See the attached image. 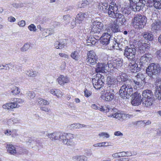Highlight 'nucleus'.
I'll return each instance as SVG.
<instances>
[{"label": "nucleus", "mask_w": 161, "mask_h": 161, "mask_svg": "<svg viewBox=\"0 0 161 161\" xmlns=\"http://www.w3.org/2000/svg\"><path fill=\"white\" fill-rule=\"evenodd\" d=\"M67 137L68 139V140L70 141V139H72L74 138L75 137H76L77 135H75V136L74 135H73L71 133H67Z\"/></svg>", "instance_id": "13d9d810"}, {"label": "nucleus", "mask_w": 161, "mask_h": 161, "mask_svg": "<svg viewBox=\"0 0 161 161\" xmlns=\"http://www.w3.org/2000/svg\"><path fill=\"white\" fill-rule=\"evenodd\" d=\"M155 97L158 99L161 100V87H156L155 89V92H154Z\"/></svg>", "instance_id": "c756f323"}, {"label": "nucleus", "mask_w": 161, "mask_h": 161, "mask_svg": "<svg viewBox=\"0 0 161 161\" xmlns=\"http://www.w3.org/2000/svg\"><path fill=\"white\" fill-rule=\"evenodd\" d=\"M108 4L107 3H104V5L103 7V10H102L101 11H103L104 13H106L108 12Z\"/></svg>", "instance_id": "bf43d9fd"}, {"label": "nucleus", "mask_w": 161, "mask_h": 161, "mask_svg": "<svg viewBox=\"0 0 161 161\" xmlns=\"http://www.w3.org/2000/svg\"><path fill=\"white\" fill-rule=\"evenodd\" d=\"M121 157L130 156L132 155V153L130 151L127 152H120Z\"/></svg>", "instance_id": "49530a36"}, {"label": "nucleus", "mask_w": 161, "mask_h": 161, "mask_svg": "<svg viewBox=\"0 0 161 161\" xmlns=\"http://www.w3.org/2000/svg\"><path fill=\"white\" fill-rule=\"evenodd\" d=\"M6 148L8 152L10 154H14L16 153V151L15 148L12 144H7Z\"/></svg>", "instance_id": "b1692460"}, {"label": "nucleus", "mask_w": 161, "mask_h": 161, "mask_svg": "<svg viewBox=\"0 0 161 161\" xmlns=\"http://www.w3.org/2000/svg\"><path fill=\"white\" fill-rule=\"evenodd\" d=\"M111 5L109 6L108 9L107 13L109 17L112 18H114L116 15V14L118 12V6L114 2L111 3Z\"/></svg>", "instance_id": "9d476101"}, {"label": "nucleus", "mask_w": 161, "mask_h": 161, "mask_svg": "<svg viewBox=\"0 0 161 161\" xmlns=\"http://www.w3.org/2000/svg\"><path fill=\"white\" fill-rule=\"evenodd\" d=\"M161 22L158 20H155L151 25V29L153 32H156L161 27Z\"/></svg>", "instance_id": "4468645a"}, {"label": "nucleus", "mask_w": 161, "mask_h": 161, "mask_svg": "<svg viewBox=\"0 0 161 161\" xmlns=\"http://www.w3.org/2000/svg\"><path fill=\"white\" fill-rule=\"evenodd\" d=\"M153 6L157 9H161V0H154Z\"/></svg>", "instance_id": "2f4dec72"}, {"label": "nucleus", "mask_w": 161, "mask_h": 161, "mask_svg": "<svg viewBox=\"0 0 161 161\" xmlns=\"http://www.w3.org/2000/svg\"><path fill=\"white\" fill-rule=\"evenodd\" d=\"M12 100L14 101V103L17 105V106H18L19 107L20 106V105L19 104H22L24 102V100L18 98H14V100Z\"/></svg>", "instance_id": "e433bc0d"}, {"label": "nucleus", "mask_w": 161, "mask_h": 161, "mask_svg": "<svg viewBox=\"0 0 161 161\" xmlns=\"http://www.w3.org/2000/svg\"><path fill=\"white\" fill-rule=\"evenodd\" d=\"M150 46L146 43H142L140 46L139 47V52L142 54L147 52L149 50Z\"/></svg>", "instance_id": "dca6fc26"}, {"label": "nucleus", "mask_w": 161, "mask_h": 161, "mask_svg": "<svg viewBox=\"0 0 161 161\" xmlns=\"http://www.w3.org/2000/svg\"><path fill=\"white\" fill-rule=\"evenodd\" d=\"M124 113L120 112H116L114 113V118L120 120L124 119Z\"/></svg>", "instance_id": "7c9ffc66"}, {"label": "nucleus", "mask_w": 161, "mask_h": 161, "mask_svg": "<svg viewBox=\"0 0 161 161\" xmlns=\"http://www.w3.org/2000/svg\"><path fill=\"white\" fill-rule=\"evenodd\" d=\"M28 29L31 31L36 32V26L34 24H31L28 26Z\"/></svg>", "instance_id": "8fccbe9b"}, {"label": "nucleus", "mask_w": 161, "mask_h": 161, "mask_svg": "<svg viewBox=\"0 0 161 161\" xmlns=\"http://www.w3.org/2000/svg\"><path fill=\"white\" fill-rule=\"evenodd\" d=\"M87 14L86 13H84L81 14V21H85L86 20V19L87 18Z\"/></svg>", "instance_id": "0e129e2a"}, {"label": "nucleus", "mask_w": 161, "mask_h": 161, "mask_svg": "<svg viewBox=\"0 0 161 161\" xmlns=\"http://www.w3.org/2000/svg\"><path fill=\"white\" fill-rule=\"evenodd\" d=\"M114 94V89L107 87L105 93L101 96V98L105 101H110L113 99Z\"/></svg>", "instance_id": "0eeeda50"}, {"label": "nucleus", "mask_w": 161, "mask_h": 161, "mask_svg": "<svg viewBox=\"0 0 161 161\" xmlns=\"http://www.w3.org/2000/svg\"><path fill=\"white\" fill-rule=\"evenodd\" d=\"M117 74L116 80L119 83L124 82L119 91L120 97L124 99L129 98L132 94L133 89L131 85H133L136 89L141 86L142 82L145 80L144 75L142 73H138L133 80L128 78L127 75L121 71Z\"/></svg>", "instance_id": "f257e3e1"}, {"label": "nucleus", "mask_w": 161, "mask_h": 161, "mask_svg": "<svg viewBox=\"0 0 161 161\" xmlns=\"http://www.w3.org/2000/svg\"><path fill=\"white\" fill-rule=\"evenodd\" d=\"M11 89V93L14 95L19 94L20 92V89L16 86H14Z\"/></svg>", "instance_id": "ea45409f"}, {"label": "nucleus", "mask_w": 161, "mask_h": 161, "mask_svg": "<svg viewBox=\"0 0 161 161\" xmlns=\"http://www.w3.org/2000/svg\"><path fill=\"white\" fill-rule=\"evenodd\" d=\"M71 18V17L70 15L68 14L66 15H64L63 16V20L65 21L66 22V24H68L70 19Z\"/></svg>", "instance_id": "a19ab883"}, {"label": "nucleus", "mask_w": 161, "mask_h": 161, "mask_svg": "<svg viewBox=\"0 0 161 161\" xmlns=\"http://www.w3.org/2000/svg\"><path fill=\"white\" fill-rule=\"evenodd\" d=\"M120 152L117 153L112 154V157L113 158H119L121 156H120Z\"/></svg>", "instance_id": "338daca9"}, {"label": "nucleus", "mask_w": 161, "mask_h": 161, "mask_svg": "<svg viewBox=\"0 0 161 161\" xmlns=\"http://www.w3.org/2000/svg\"><path fill=\"white\" fill-rule=\"evenodd\" d=\"M107 33H104L99 37L101 44L103 45H108L110 41V38L112 34L109 29H108Z\"/></svg>", "instance_id": "1a4fd4ad"}, {"label": "nucleus", "mask_w": 161, "mask_h": 161, "mask_svg": "<svg viewBox=\"0 0 161 161\" xmlns=\"http://www.w3.org/2000/svg\"><path fill=\"white\" fill-rule=\"evenodd\" d=\"M37 102L40 105H48L49 104V102L44 99L41 98H38L37 100Z\"/></svg>", "instance_id": "72a5a7b5"}, {"label": "nucleus", "mask_w": 161, "mask_h": 161, "mask_svg": "<svg viewBox=\"0 0 161 161\" xmlns=\"http://www.w3.org/2000/svg\"><path fill=\"white\" fill-rule=\"evenodd\" d=\"M107 84L108 86L107 87H109L110 88L114 89L115 87V83L116 81V79L110 76H108L107 78Z\"/></svg>", "instance_id": "ddd939ff"}, {"label": "nucleus", "mask_w": 161, "mask_h": 161, "mask_svg": "<svg viewBox=\"0 0 161 161\" xmlns=\"http://www.w3.org/2000/svg\"><path fill=\"white\" fill-rule=\"evenodd\" d=\"M30 47V45L28 43H26L20 48V50L22 52H25L29 49Z\"/></svg>", "instance_id": "c03bdc74"}, {"label": "nucleus", "mask_w": 161, "mask_h": 161, "mask_svg": "<svg viewBox=\"0 0 161 161\" xmlns=\"http://www.w3.org/2000/svg\"><path fill=\"white\" fill-rule=\"evenodd\" d=\"M154 99L148 98H142V102L143 107H148L151 106L153 104Z\"/></svg>", "instance_id": "2eb2a0df"}, {"label": "nucleus", "mask_w": 161, "mask_h": 161, "mask_svg": "<svg viewBox=\"0 0 161 161\" xmlns=\"http://www.w3.org/2000/svg\"><path fill=\"white\" fill-rule=\"evenodd\" d=\"M2 108L4 109L10 110L14 108H18L19 106L14 103V102L7 103L2 106Z\"/></svg>", "instance_id": "a211bd4d"}, {"label": "nucleus", "mask_w": 161, "mask_h": 161, "mask_svg": "<svg viewBox=\"0 0 161 161\" xmlns=\"http://www.w3.org/2000/svg\"><path fill=\"white\" fill-rule=\"evenodd\" d=\"M28 95L31 98H34L36 96L34 92H29L28 93Z\"/></svg>", "instance_id": "680f3d73"}, {"label": "nucleus", "mask_w": 161, "mask_h": 161, "mask_svg": "<svg viewBox=\"0 0 161 161\" xmlns=\"http://www.w3.org/2000/svg\"><path fill=\"white\" fill-rule=\"evenodd\" d=\"M83 93L84 96L86 97H90L92 94V92L88 90L86 88H85L83 90Z\"/></svg>", "instance_id": "37998d69"}, {"label": "nucleus", "mask_w": 161, "mask_h": 161, "mask_svg": "<svg viewBox=\"0 0 161 161\" xmlns=\"http://www.w3.org/2000/svg\"><path fill=\"white\" fill-rule=\"evenodd\" d=\"M115 64H116V67H119L123 65V62L122 60L119 58L115 60Z\"/></svg>", "instance_id": "09e8293b"}, {"label": "nucleus", "mask_w": 161, "mask_h": 161, "mask_svg": "<svg viewBox=\"0 0 161 161\" xmlns=\"http://www.w3.org/2000/svg\"><path fill=\"white\" fill-rule=\"evenodd\" d=\"M80 126V125L79 123L71 124L69 125V128L71 129H75L79 128Z\"/></svg>", "instance_id": "de8ad7c7"}, {"label": "nucleus", "mask_w": 161, "mask_h": 161, "mask_svg": "<svg viewBox=\"0 0 161 161\" xmlns=\"http://www.w3.org/2000/svg\"><path fill=\"white\" fill-rule=\"evenodd\" d=\"M105 64H104L98 63L96 66L95 70L97 72H104Z\"/></svg>", "instance_id": "5701e85b"}, {"label": "nucleus", "mask_w": 161, "mask_h": 161, "mask_svg": "<svg viewBox=\"0 0 161 161\" xmlns=\"http://www.w3.org/2000/svg\"><path fill=\"white\" fill-rule=\"evenodd\" d=\"M147 22V18L144 15L136 14L133 19V26L136 29H142L145 25Z\"/></svg>", "instance_id": "7ed1b4c3"}, {"label": "nucleus", "mask_w": 161, "mask_h": 161, "mask_svg": "<svg viewBox=\"0 0 161 161\" xmlns=\"http://www.w3.org/2000/svg\"><path fill=\"white\" fill-rule=\"evenodd\" d=\"M40 109L46 112H48L50 110V109L46 106H41Z\"/></svg>", "instance_id": "e2e57ef3"}, {"label": "nucleus", "mask_w": 161, "mask_h": 161, "mask_svg": "<svg viewBox=\"0 0 161 161\" xmlns=\"http://www.w3.org/2000/svg\"><path fill=\"white\" fill-rule=\"evenodd\" d=\"M138 123H140L141 124H144L146 125H147L151 124V121L149 120H141L138 121Z\"/></svg>", "instance_id": "4d7b16f0"}, {"label": "nucleus", "mask_w": 161, "mask_h": 161, "mask_svg": "<svg viewBox=\"0 0 161 161\" xmlns=\"http://www.w3.org/2000/svg\"><path fill=\"white\" fill-rule=\"evenodd\" d=\"M18 24L20 27H24L25 24V21L24 20H22L19 22Z\"/></svg>", "instance_id": "774afa93"}, {"label": "nucleus", "mask_w": 161, "mask_h": 161, "mask_svg": "<svg viewBox=\"0 0 161 161\" xmlns=\"http://www.w3.org/2000/svg\"><path fill=\"white\" fill-rule=\"evenodd\" d=\"M97 57H94V58H87V61L89 64L92 65L95 64L97 63Z\"/></svg>", "instance_id": "473e14b6"}, {"label": "nucleus", "mask_w": 161, "mask_h": 161, "mask_svg": "<svg viewBox=\"0 0 161 161\" xmlns=\"http://www.w3.org/2000/svg\"><path fill=\"white\" fill-rule=\"evenodd\" d=\"M96 75L92 78V81L94 87L96 89H99L104 86V77L100 74H97Z\"/></svg>", "instance_id": "423d86ee"}, {"label": "nucleus", "mask_w": 161, "mask_h": 161, "mask_svg": "<svg viewBox=\"0 0 161 161\" xmlns=\"http://www.w3.org/2000/svg\"><path fill=\"white\" fill-rule=\"evenodd\" d=\"M155 85L156 86L155 87V89L158 86L160 88L161 87V78L160 77H157L156 78L155 82Z\"/></svg>", "instance_id": "79ce46f5"}, {"label": "nucleus", "mask_w": 161, "mask_h": 161, "mask_svg": "<svg viewBox=\"0 0 161 161\" xmlns=\"http://www.w3.org/2000/svg\"><path fill=\"white\" fill-rule=\"evenodd\" d=\"M142 35L146 40L151 41L153 39V35L150 32H143L142 34Z\"/></svg>", "instance_id": "aec40b11"}, {"label": "nucleus", "mask_w": 161, "mask_h": 161, "mask_svg": "<svg viewBox=\"0 0 161 161\" xmlns=\"http://www.w3.org/2000/svg\"><path fill=\"white\" fill-rule=\"evenodd\" d=\"M142 3H137V4H134L130 5V7H132V10L134 11H139L141 8V4Z\"/></svg>", "instance_id": "cd10ccee"}, {"label": "nucleus", "mask_w": 161, "mask_h": 161, "mask_svg": "<svg viewBox=\"0 0 161 161\" xmlns=\"http://www.w3.org/2000/svg\"><path fill=\"white\" fill-rule=\"evenodd\" d=\"M55 46L57 49H61L64 47L65 44L64 43H62L60 41H57L55 43Z\"/></svg>", "instance_id": "c9c22d12"}, {"label": "nucleus", "mask_w": 161, "mask_h": 161, "mask_svg": "<svg viewBox=\"0 0 161 161\" xmlns=\"http://www.w3.org/2000/svg\"><path fill=\"white\" fill-rule=\"evenodd\" d=\"M94 57H97L94 51L91 50L87 53V58H94Z\"/></svg>", "instance_id": "4c0bfd02"}, {"label": "nucleus", "mask_w": 161, "mask_h": 161, "mask_svg": "<svg viewBox=\"0 0 161 161\" xmlns=\"http://www.w3.org/2000/svg\"><path fill=\"white\" fill-rule=\"evenodd\" d=\"M32 143V148H34L35 149L39 150L43 147L42 143L40 142L39 141H33L31 142Z\"/></svg>", "instance_id": "393cba45"}, {"label": "nucleus", "mask_w": 161, "mask_h": 161, "mask_svg": "<svg viewBox=\"0 0 161 161\" xmlns=\"http://www.w3.org/2000/svg\"><path fill=\"white\" fill-rule=\"evenodd\" d=\"M79 48L78 50L77 49L74 52H72L70 55L71 57L74 59L77 60L80 59V54L79 53L80 51Z\"/></svg>", "instance_id": "bb28decb"}, {"label": "nucleus", "mask_w": 161, "mask_h": 161, "mask_svg": "<svg viewBox=\"0 0 161 161\" xmlns=\"http://www.w3.org/2000/svg\"><path fill=\"white\" fill-rule=\"evenodd\" d=\"M155 54L158 59H161V50L157 51L155 53Z\"/></svg>", "instance_id": "69168bd1"}, {"label": "nucleus", "mask_w": 161, "mask_h": 161, "mask_svg": "<svg viewBox=\"0 0 161 161\" xmlns=\"http://www.w3.org/2000/svg\"><path fill=\"white\" fill-rule=\"evenodd\" d=\"M161 69V68L159 64L152 63L147 68L146 72L149 76L153 78L154 76L156 75L160 72Z\"/></svg>", "instance_id": "39448f33"}, {"label": "nucleus", "mask_w": 161, "mask_h": 161, "mask_svg": "<svg viewBox=\"0 0 161 161\" xmlns=\"http://www.w3.org/2000/svg\"><path fill=\"white\" fill-rule=\"evenodd\" d=\"M93 0H84L82 1L81 3V5L83 7L86 6L87 5L89 4L90 3L92 2Z\"/></svg>", "instance_id": "603ef678"}, {"label": "nucleus", "mask_w": 161, "mask_h": 161, "mask_svg": "<svg viewBox=\"0 0 161 161\" xmlns=\"http://www.w3.org/2000/svg\"><path fill=\"white\" fill-rule=\"evenodd\" d=\"M63 93L61 90L56 89V96L57 97L60 98L63 95Z\"/></svg>", "instance_id": "6e6d98bb"}, {"label": "nucleus", "mask_w": 161, "mask_h": 161, "mask_svg": "<svg viewBox=\"0 0 161 161\" xmlns=\"http://www.w3.org/2000/svg\"><path fill=\"white\" fill-rule=\"evenodd\" d=\"M38 74V72L36 71L30 70H27L26 72V74L29 76L33 77L36 76Z\"/></svg>", "instance_id": "f704fd0d"}, {"label": "nucleus", "mask_w": 161, "mask_h": 161, "mask_svg": "<svg viewBox=\"0 0 161 161\" xmlns=\"http://www.w3.org/2000/svg\"><path fill=\"white\" fill-rule=\"evenodd\" d=\"M148 55L146 54L142 56L140 59L139 64L140 65H143L144 64L146 63L149 59V57L148 56Z\"/></svg>", "instance_id": "a878e982"}, {"label": "nucleus", "mask_w": 161, "mask_h": 161, "mask_svg": "<svg viewBox=\"0 0 161 161\" xmlns=\"http://www.w3.org/2000/svg\"><path fill=\"white\" fill-rule=\"evenodd\" d=\"M113 43L114 44H113L112 46V48H113L114 49L115 48L117 49H118V48H119V46L120 45L119 43L116 42L115 41L113 42Z\"/></svg>", "instance_id": "5fc2aeb1"}, {"label": "nucleus", "mask_w": 161, "mask_h": 161, "mask_svg": "<svg viewBox=\"0 0 161 161\" xmlns=\"http://www.w3.org/2000/svg\"><path fill=\"white\" fill-rule=\"evenodd\" d=\"M110 28L112 32L116 33L120 31V30L119 28V25L115 24H112L111 25Z\"/></svg>", "instance_id": "c85d7f7f"}, {"label": "nucleus", "mask_w": 161, "mask_h": 161, "mask_svg": "<svg viewBox=\"0 0 161 161\" xmlns=\"http://www.w3.org/2000/svg\"><path fill=\"white\" fill-rule=\"evenodd\" d=\"M80 21V16L79 14H78L75 18V20L74 21L73 19L72 21L71 22V25L72 26V28H74L76 25L79 26Z\"/></svg>", "instance_id": "4be33fe9"}, {"label": "nucleus", "mask_w": 161, "mask_h": 161, "mask_svg": "<svg viewBox=\"0 0 161 161\" xmlns=\"http://www.w3.org/2000/svg\"><path fill=\"white\" fill-rule=\"evenodd\" d=\"M93 36V37L91 36L89 37L90 39L91 40V44L94 45L96 42L99 39V38L97 37V36H95L94 35L95 34L92 35Z\"/></svg>", "instance_id": "a18cd8bd"}, {"label": "nucleus", "mask_w": 161, "mask_h": 161, "mask_svg": "<svg viewBox=\"0 0 161 161\" xmlns=\"http://www.w3.org/2000/svg\"><path fill=\"white\" fill-rule=\"evenodd\" d=\"M136 115L135 114H124V119L133 118Z\"/></svg>", "instance_id": "3c124183"}, {"label": "nucleus", "mask_w": 161, "mask_h": 161, "mask_svg": "<svg viewBox=\"0 0 161 161\" xmlns=\"http://www.w3.org/2000/svg\"><path fill=\"white\" fill-rule=\"evenodd\" d=\"M57 81L59 85H63L65 83H68L69 80L68 78L64 77L63 75H60L57 78Z\"/></svg>", "instance_id": "6ab92c4d"}, {"label": "nucleus", "mask_w": 161, "mask_h": 161, "mask_svg": "<svg viewBox=\"0 0 161 161\" xmlns=\"http://www.w3.org/2000/svg\"><path fill=\"white\" fill-rule=\"evenodd\" d=\"M131 103L134 106H137L141 104L142 102L141 95L138 92H135L132 94Z\"/></svg>", "instance_id": "9b49d317"}, {"label": "nucleus", "mask_w": 161, "mask_h": 161, "mask_svg": "<svg viewBox=\"0 0 161 161\" xmlns=\"http://www.w3.org/2000/svg\"><path fill=\"white\" fill-rule=\"evenodd\" d=\"M67 133H60L59 132V140L62 141L64 144L67 145H70L71 143L70 141L68 140L67 137Z\"/></svg>", "instance_id": "f8f14e48"}, {"label": "nucleus", "mask_w": 161, "mask_h": 161, "mask_svg": "<svg viewBox=\"0 0 161 161\" xmlns=\"http://www.w3.org/2000/svg\"><path fill=\"white\" fill-rule=\"evenodd\" d=\"M103 25L102 22L97 20L94 21L91 26V35L99 38L102 35V32L103 30Z\"/></svg>", "instance_id": "20e7f679"}, {"label": "nucleus", "mask_w": 161, "mask_h": 161, "mask_svg": "<svg viewBox=\"0 0 161 161\" xmlns=\"http://www.w3.org/2000/svg\"><path fill=\"white\" fill-rule=\"evenodd\" d=\"M47 137L52 140L54 141L59 139V132H53V133H47L46 134Z\"/></svg>", "instance_id": "412c9836"}, {"label": "nucleus", "mask_w": 161, "mask_h": 161, "mask_svg": "<svg viewBox=\"0 0 161 161\" xmlns=\"http://www.w3.org/2000/svg\"><path fill=\"white\" fill-rule=\"evenodd\" d=\"M127 13V14L130 13L129 11H128L127 9H125L122 12V14L120 13L119 11L117 14H116V15L115 18L116 19V21L119 25H125L126 23V19L125 18L123 14Z\"/></svg>", "instance_id": "6e6552de"}, {"label": "nucleus", "mask_w": 161, "mask_h": 161, "mask_svg": "<svg viewBox=\"0 0 161 161\" xmlns=\"http://www.w3.org/2000/svg\"><path fill=\"white\" fill-rule=\"evenodd\" d=\"M136 48L134 45H131L129 47H126L125 50L124 55L129 60L131 61L129 64L130 70L132 72L136 73L139 71L140 68L138 67V64L135 62L136 60Z\"/></svg>", "instance_id": "f03ea898"}, {"label": "nucleus", "mask_w": 161, "mask_h": 161, "mask_svg": "<svg viewBox=\"0 0 161 161\" xmlns=\"http://www.w3.org/2000/svg\"><path fill=\"white\" fill-rule=\"evenodd\" d=\"M98 136L100 138L104 136V137L108 138L110 136V135L107 132H101L98 134Z\"/></svg>", "instance_id": "864d4df0"}, {"label": "nucleus", "mask_w": 161, "mask_h": 161, "mask_svg": "<svg viewBox=\"0 0 161 161\" xmlns=\"http://www.w3.org/2000/svg\"><path fill=\"white\" fill-rule=\"evenodd\" d=\"M46 33H48V36L51 35L54 33V31L52 29H47Z\"/></svg>", "instance_id": "052dcab7"}, {"label": "nucleus", "mask_w": 161, "mask_h": 161, "mask_svg": "<svg viewBox=\"0 0 161 161\" xmlns=\"http://www.w3.org/2000/svg\"><path fill=\"white\" fill-rule=\"evenodd\" d=\"M143 98H148L153 99V94L150 90H144L142 94Z\"/></svg>", "instance_id": "f3484780"}, {"label": "nucleus", "mask_w": 161, "mask_h": 161, "mask_svg": "<svg viewBox=\"0 0 161 161\" xmlns=\"http://www.w3.org/2000/svg\"><path fill=\"white\" fill-rule=\"evenodd\" d=\"M99 109L100 111L105 112L106 113L109 112L110 110L112 112V111L115 112V110L116 109L115 108H113L112 109H110L109 108H107L106 109H105L103 108V106H101L100 107H99Z\"/></svg>", "instance_id": "58836bf2"}]
</instances>
